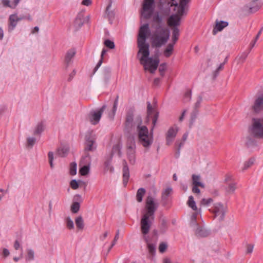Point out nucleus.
I'll list each match as a JSON object with an SVG mask.
<instances>
[{"instance_id":"obj_18","label":"nucleus","mask_w":263,"mask_h":263,"mask_svg":"<svg viewBox=\"0 0 263 263\" xmlns=\"http://www.w3.org/2000/svg\"><path fill=\"white\" fill-rule=\"evenodd\" d=\"M16 14H11L9 17L8 31L11 32L14 30L17 24Z\"/></svg>"},{"instance_id":"obj_30","label":"nucleus","mask_w":263,"mask_h":263,"mask_svg":"<svg viewBox=\"0 0 263 263\" xmlns=\"http://www.w3.org/2000/svg\"><path fill=\"white\" fill-rule=\"evenodd\" d=\"M200 213V209L199 211H195L193 213L191 216V220H190V226L192 228H194L197 227L198 224L197 223L196 219L197 217Z\"/></svg>"},{"instance_id":"obj_21","label":"nucleus","mask_w":263,"mask_h":263,"mask_svg":"<svg viewBox=\"0 0 263 263\" xmlns=\"http://www.w3.org/2000/svg\"><path fill=\"white\" fill-rule=\"evenodd\" d=\"M111 77V69L106 67L104 69L103 71V82L105 85H108Z\"/></svg>"},{"instance_id":"obj_10","label":"nucleus","mask_w":263,"mask_h":263,"mask_svg":"<svg viewBox=\"0 0 263 263\" xmlns=\"http://www.w3.org/2000/svg\"><path fill=\"white\" fill-rule=\"evenodd\" d=\"M97 146L96 138L91 134L86 135L84 147L85 153H87L88 151H95L97 148Z\"/></svg>"},{"instance_id":"obj_41","label":"nucleus","mask_w":263,"mask_h":263,"mask_svg":"<svg viewBox=\"0 0 263 263\" xmlns=\"http://www.w3.org/2000/svg\"><path fill=\"white\" fill-rule=\"evenodd\" d=\"M89 171L90 166L88 165H84L80 169L79 172L81 175L85 176L89 173Z\"/></svg>"},{"instance_id":"obj_29","label":"nucleus","mask_w":263,"mask_h":263,"mask_svg":"<svg viewBox=\"0 0 263 263\" xmlns=\"http://www.w3.org/2000/svg\"><path fill=\"white\" fill-rule=\"evenodd\" d=\"M246 144L248 148L252 150L257 148L258 146L256 141L254 139L250 137L247 138Z\"/></svg>"},{"instance_id":"obj_11","label":"nucleus","mask_w":263,"mask_h":263,"mask_svg":"<svg viewBox=\"0 0 263 263\" xmlns=\"http://www.w3.org/2000/svg\"><path fill=\"white\" fill-rule=\"evenodd\" d=\"M153 22L155 29L166 28L164 27V16L159 12L155 13L153 15Z\"/></svg>"},{"instance_id":"obj_44","label":"nucleus","mask_w":263,"mask_h":263,"mask_svg":"<svg viewBox=\"0 0 263 263\" xmlns=\"http://www.w3.org/2000/svg\"><path fill=\"white\" fill-rule=\"evenodd\" d=\"M80 203L78 202H74L71 206V211L73 213H77L80 210Z\"/></svg>"},{"instance_id":"obj_62","label":"nucleus","mask_w":263,"mask_h":263,"mask_svg":"<svg viewBox=\"0 0 263 263\" xmlns=\"http://www.w3.org/2000/svg\"><path fill=\"white\" fill-rule=\"evenodd\" d=\"M147 247L150 253H153L155 251V246L152 243H148Z\"/></svg>"},{"instance_id":"obj_43","label":"nucleus","mask_w":263,"mask_h":263,"mask_svg":"<svg viewBox=\"0 0 263 263\" xmlns=\"http://www.w3.org/2000/svg\"><path fill=\"white\" fill-rule=\"evenodd\" d=\"M65 222L66 224L67 228L71 230L74 228V223L72 221V220L70 218V217H67L65 218Z\"/></svg>"},{"instance_id":"obj_3","label":"nucleus","mask_w":263,"mask_h":263,"mask_svg":"<svg viewBox=\"0 0 263 263\" xmlns=\"http://www.w3.org/2000/svg\"><path fill=\"white\" fill-rule=\"evenodd\" d=\"M252 109L255 113H259L263 110V93L256 98ZM250 130L255 137L263 139V118H253Z\"/></svg>"},{"instance_id":"obj_16","label":"nucleus","mask_w":263,"mask_h":263,"mask_svg":"<svg viewBox=\"0 0 263 263\" xmlns=\"http://www.w3.org/2000/svg\"><path fill=\"white\" fill-rule=\"evenodd\" d=\"M228 22L223 21H216V25L213 30V34L215 35L217 32L222 31L223 28L228 26Z\"/></svg>"},{"instance_id":"obj_31","label":"nucleus","mask_w":263,"mask_h":263,"mask_svg":"<svg viewBox=\"0 0 263 263\" xmlns=\"http://www.w3.org/2000/svg\"><path fill=\"white\" fill-rule=\"evenodd\" d=\"M236 189V183L234 182L230 183L226 187L225 190L227 194H232L235 192Z\"/></svg>"},{"instance_id":"obj_59","label":"nucleus","mask_w":263,"mask_h":263,"mask_svg":"<svg viewBox=\"0 0 263 263\" xmlns=\"http://www.w3.org/2000/svg\"><path fill=\"white\" fill-rule=\"evenodd\" d=\"M202 101V98L201 96H199L198 97L197 100L195 104V110L199 108L200 106V104Z\"/></svg>"},{"instance_id":"obj_58","label":"nucleus","mask_w":263,"mask_h":263,"mask_svg":"<svg viewBox=\"0 0 263 263\" xmlns=\"http://www.w3.org/2000/svg\"><path fill=\"white\" fill-rule=\"evenodd\" d=\"M184 5L179 4L177 15H179L180 17L183 14L184 11Z\"/></svg>"},{"instance_id":"obj_13","label":"nucleus","mask_w":263,"mask_h":263,"mask_svg":"<svg viewBox=\"0 0 263 263\" xmlns=\"http://www.w3.org/2000/svg\"><path fill=\"white\" fill-rule=\"evenodd\" d=\"M147 116H149L152 114H154V116L153 118V127L156 125L158 116H159V112L156 111V110L155 109V108H153L152 106L151 105V104L149 102H147Z\"/></svg>"},{"instance_id":"obj_23","label":"nucleus","mask_w":263,"mask_h":263,"mask_svg":"<svg viewBox=\"0 0 263 263\" xmlns=\"http://www.w3.org/2000/svg\"><path fill=\"white\" fill-rule=\"evenodd\" d=\"M260 7V5L256 3V2H254L252 0L251 2L245 6V8L248 9L250 13H254L257 11Z\"/></svg>"},{"instance_id":"obj_2","label":"nucleus","mask_w":263,"mask_h":263,"mask_svg":"<svg viewBox=\"0 0 263 263\" xmlns=\"http://www.w3.org/2000/svg\"><path fill=\"white\" fill-rule=\"evenodd\" d=\"M158 207V204L155 202L154 198L148 196L145 202L146 212L143 214L140 222L141 231L143 235L149 233L152 221L155 218V213Z\"/></svg>"},{"instance_id":"obj_8","label":"nucleus","mask_w":263,"mask_h":263,"mask_svg":"<svg viewBox=\"0 0 263 263\" xmlns=\"http://www.w3.org/2000/svg\"><path fill=\"white\" fill-rule=\"evenodd\" d=\"M106 108V105H103L99 110L90 111L88 115L89 121L93 125L98 124Z\"/></svg>"},{"instance_id":"obj_47","label":"nucleus","mask_w":263,"mask_h":263,"mask_svg":"<svg viewBox=\"0 0 263 263\" xmlns=\"http://www.w3.org/2000/svg\"><path fill=\"white\" fill-rule=\"evenodd\" d=\"M36 142V139L34 137H28L27 139V144L28 147H32Z\"/></svg>"},{"instance_id":"obj_26","label":"nucleus","mask_w":263,"mask_h":263,"mask_svg":"<svg viewBox=\"0 0 263 263\" xmlns=\"http://www.w3.org/2000/svg\"><path fill=\"white\" fill-rule=\"evenodd\" d=\"M84 23V16L83 13H79L76 17L74 22V25L76 28L81 27Z\"/></svg>"},{"instance_id":"obj_51","label":"nucleus","mask_w":263,"mask_h":263,"mask_svg":"<svg viewBox=\"0 0 263 263\" xmlns=\"http://www.w3.org/2000/svg\"><path fill=\"white\" fill-rule=\"evenodd\" d=\"M213 202V199L211 198H209L208 199L206 198H203L201 201V204L203 205H208L210 204L211 202Z\"/></svg>"},{"instance_id":"obj_60","label":"nucleus","mask_w":263,"mask_h":263,"mask_svg":"<svg viewBox=\"0 0 263 263\" xmlns=\"http://www.w3.org/2000/svg\"><path fill=\"white\" fill-rule=\"evenodd\" d=\"M254 248V245L251 244L247 245L246 253L247 254H251L252 253Z\"/></svg>"},{"instance_id":"obj_37","label":"nucleus","mask_w":263,"mask_h":263,"mask_svg":"<svg viewBox=\"0 0 263 263\" xmlns=\"http://www.w3.org/2000/svg\"><path fill=\"white\" fill-rule=\"evenodd\" d=\"M174 45V44L170 43L167 45V47L166 48L164 51V54L166 57H170L171 55L172 54Z\"/></svg>"},{"instance_id":"obj_48","label":"nucleus","mask_w":263,"mask_h":263,"mask_svg":"<svg viewBox=\"0 0 263 263\" xmlns=\"http://www.w3.org/2000/svg\"><path fill=\"white\" fill-rule=\"evenodd\" d=\"M104 45L106 47H108L109 49H114L115 48V44L114 42L107 39L104 41Z\"/></svg>"},{"instance_id":"obj_63","label":"nucleus","mask_w":263,"mask_h":263,"mask_svg":"<svg viewBox=\"0 0 263 263\" xmlns=\"http://www.w3.org/2000/svg\"><path fill=\"white\" fill-rule=\"evenodd\" d=\"M10 255V252L8 249L4 248L3 249L2 255L4 257H7Z\"/></svg>"},{"instance_id":"obj_49","label":"nucleus","mask_w":263,"mask_h":263,"mask_svg":"<svg viewBox=\"0 0 263 263\" xmlns=\"http://www.w3.org/2000/svg\"><path fill=\"white\" fill-rule=\"evenodd\" d=\"M248 53L246 52H243L240 56L237 58L238 62L241 63H243L248 57Z\"/></svg>"},{"instance_id":"obj_39","label":"nucleus","mask_w":263,"mask_h":263,"mask_svg":"<svg viewBox=\"0 0 263 263\" xmlns=\"http://www.w3.org/2000/svg\"><path fill=\"white\" fill-rule=\"evenodd\" d=\"M160 231L161 233H164L167 229V224L166 220L165 218H162L160 221Z\"/></svg>"},{"instance_id":"obj_24","label":"nucleus","mask_w":263,"mask_h":263,"mask_svg":"<svg viewBox=\"0 0 263 263\" xmlns=\"http://www.w3.org/2000/svg\"><path fill=\"white\" fill-rule=\"evenodd\" d=\"M136 149H126V155L129 163L134 164L136 161Z\"/></svg>"},{"instance_id":"obj_61","label":"nucleus","mask_w":263,"mask_h":263,"mask_svg":"<svg viewBox=\"0 0 263 263\" xmlns=\"http://www.w3.org/2000/svg\"><path fill=\"white\" fill-rule=\"evenodd\" d=\"M10 0H2V3L4 7L13 8L12 6L10 4Z\"/></svg>"},{"instance_id":"obj_56","label":"nucleus","mask_w":263,"mask_h":263,"mask_svg":"<svg viewBox=\"0 0 263 263\" xmlns=\"http://www.w3.org/2000/svg\"><path fill=\"white\" fill-rule=\"evenodd\" d=\"M119 230H118L116 233V234L115 236V238L113 240V241L112 242V243L110 246V247H109V250H110V249L113 247V246L114 245H115V244L116 243V242L117 241V240L119 239Z\"/></svg>"},{"instance_id":"obj_28","label":"nucleus","mask_w":263,"mask_h":263,"mask_svg":"<svg viewBox=\"0 0 263 263\" xmlns=\"http://www.w3.org/2000/svg\"><path fill=\"white\" fill-rule=\"evenodd\" d=\"M136 146L135 144V139L130 134L127 137L126 142V149H136Z\"/></svg>"},{"instance_id":"obj_54","label":"nucleus","mask_w":263,"mask_h":263,"mask_svg":"<svg viewBox=\"0 0 263 263\" xmlns=\"http://www.w3.org/2000/svg\"><path fill=\"white\" fill-rule=\"evenodd\" d=\"M225 64V62H223V63H221L220 65L218 66V67L217 68V69L215 71L213 74V78L215 79L217 77V76L218 74V71L221 69H223V66Z\"/></svg>"},{"instance_id":"obj_27","label":"nucleus","mask_w":263,"mask_h":263,"mask_svg":"<svg viewBox=\"0 0 263 263\" xmlns=\"http://www.w3.org/2000/svg\"><path fill=\"white\" fill-rule=\"evenodd\" d=\"M69 147L67 146H62L60 147L57 151V154L61 157L66 156L69 153Z\"/></svg>"},{"instance_id":"obj_34","label":"nucleus","mask_w":263,"mask_h":263,"mask_svg":"<svg viewBox=\"0 0 263 263\" xmlns=\"http://www.w3.org/2000/svg\"><path fill=\"white\" fill-rule=\"evenodd\" d=\"M255 161V158L254 157L250 158L248 161L245 162L243 164V167L242 168V171H244L249 167H250L252 165H253L254 162Z\"/></svg>"},{"instance_id":"obj_15","label":"nucleus","mask_w":263,"mask_h":263,"mask_svg":"<svg viewBox=\"0 0 263 263\" xmlns=\"http://www.w3.org/2000/svg\"><path fill=\"white\" fill-rule=\"evenodd\" d=\"M172 192V189L171 187H167L164 190L161 195V201L163 206H167L168 204V197L171 195Z\"/></svg>"},{"instance_id":"obj_33","label":"nucleus","mask_w":263,"mask_h":263,"mask_svg":"<svg viewBox=\"0 0 263 263\" xmlns=\"http://www.w3.org/2000/svg\"><path fill=\"white\" fill-rule=\"evenodd\" d=\"M145 194V190L144 188L141 187L137 191L136 194V199L138 202H141L143 199V196Z\"/></svg>"},{"instance_id":"obj_45","label":"nucleus","mask_w":263,"mask_h":263,"mask_svg":"<svg viewBox=\"0 0 263 263\" xmlns=\"http://www.w3.org/2000/svg\"><path fill=\"white\" fill-rule=\"evenodd\" d=\"M118 99H119V96H117L115 101H114V105H113V107H112V116H110V118L111 119H114V116L116 114V112L117 111V106H118Z\"/></svg>"},{"instance_id":"obj_14","label":"nucleus","mask_w":263,"mask_h":263,"mask_svg":"<svg viewBox=\"0 0 263 263\" xmlns=\"http://www.w3.org/2000/svg\"><path fill=\"white\" fill-rule=\"evenodd\" d=\"M112 6V1L111 0H109V4L107 6L105 12V17L107 18L110 24H112L113 20L115 18V14L114 11L111 10V7Z\"/></svg>"},{"instance_id":"obj_46","label":"nucleus","mask_w":263,"mask_h":263,"mask_svg":"<svg viewBox=\"0 0 263 263\" xmlns=\"http://www.w3.org/2000/svg\"><path fill=\"white\" fill-rule=\"evenodd\" d=\"M69 173L71 175H75L77 173V163L72 162L70 165Z\"/></svg>"},{"instance_id":"obj_53","label":"nucleus","mask_w":263,"mask_h":263,"mask_svg":"<svg viewBox=\"0 0 263 263\" xmlns=\"http://www.w3.org/2000/svg\"><path fill=\"white\" fill-rule=\"evenodd\" d=\"M71 187L73 190H77L79 187V183L78 181L75 180H72L70 182Z\"/></svg>"},{"instance_id":"obj_36","label":"nucleus","mask_w":263,"mask_h":263,"mask_svg":"<svg viewBox=\"0 0 263 263\" xmlns=\"http://www.w3.org/2000/svg\"><path fill=\"white\" fill-rule=\"evenodd\" d=\"M80 163L81 164H84V165L90 166L91 157L90 155L88 153H86L85 156L82 158Z\"/></svg>"},{"instance_id":"obj_55","label":"nucleus","mask_w":263,"mask_h":263,"mask_svg":"<svg viewBox=\"0 0 263 263\" xmlns=\"http://www.w3.org/2000/svg\"><path fill=\"white\" fill-rule=\"evenodd\" d=\"M263 28H261L260 30L258 31V33L257 34L254 40L251 43V48L253 47L255 45L256 42H257L258 39L259 38L260 35L261 34Z\"/></svg>"},{"instance_id":"obj_42","label":"nucleus","mask_w":263,"mask_h":263,"mask_svg":"<svg viewBox=\"0 0 263 263\" xmlns=\"http://www.w3.org/2000/svg\"><path fill=\"white\" fill-rule=\"evenodd\" d=\"M27 255L26 257V260L27 261L33 260L34 258V251L31 249H27Z\"/></svg>"},{"instance_id":"obj_19","label":"nucleus","mask_w":263,"mask_h":263,"mask_svg":"<svg viewBox=\"0 0 263 263\" xmlns=\"http://www.w3.org/2000/svg\"><path fill=\"white\" fill-rule=\"evenodd\" d=\"M129 177V172L127 162L124 160L123 162V184L126 186L128 183Z\"/></svg>"},{"instance_id":"obj_17","label":"nucleus","mask_w":263,"mask_h":263,"mask_svg":"<svg viewBox=\"0 0 263 263\" xmlns=\"http://www.w3.org/2000/svg\"><path fill=\"white\" fill-rule=\"evenodd\" d=\"M193 228L195 235L198 237H204L208 236L209 234V232L208 230L202 227L199 226V225Z\"/></svg>"},{"instance_id":"obj_25","label":"nucleus","mask_w":263,"mask_h":263,"mask_svg":"<svg viewBox=\"0 0 263 263\" xmlns=\"http://www.w3.org/2000/svg\"><path fill=\"white\" fill-rule=\"evenodd\" d=\"M76 54V51L74 49H71L67 51L65 56V63L67 66H68L72 62V59Z\"/></svg>"},{"instance_id":"obj_32","label":"nucleus","mask_w":263,"mask_h":263,"mask_svg":"<svg viewBox=\"0 0 263 263\" xmlns=\"http://www.w3.org/2000/svg\"><path fill=\"white\" fill-rule=\"evenodd\" d=\"M200 176L199 175L193 174L192 175V182L193 185H199L200 187L204 188V185L200 181Z\"/></svg>"},{"instance_id":"obj_9","label":"nucleus","mask_w":263,"mask_h":263,"mask_svg":"<svg viewBox=\"0 0 263 263\" xmlns=\"http://www.w3.org/2000/svg\"><path fill=\"white\" fill-rule=\"evenodd\" d=\"M155 0H144L143 4V17L146 19L149 18L153 13Z\"/></svg>"},{"instance_id":"obj_52","label":"nucleus","mask_w":263,"mask_h":263,"mask_svg":"<svg viewBox=\"0 0 263 263\" xmlns=\"http://www.w3.org/2000/svg\"><path fill=\"white\" fill-rule=\"evenodd\" d=\"M192 92L191 90L187 91L184 96V101L185 102H189L191 99Z\"/></svg>"},{"instance_id":"obj_20","label":"nucleus","mask_w":263,"mask_h":263,"mask_svg":"<svg viewBox=\"0 0 263 263\" xmlns=\"http://www.w3.org/2000/svg\"><path fill=\"white\" fill-rule=\"evenodd\" d=\"M45 125L43 122H40L37 124L33 130L34 136L40 137L41 134L44 131Z\"/></svg>"},{"instance_id":"obj_1","label":"nucleus","mask_w":263,"mask_h":263,"mask_svg":"<svg viewBox=\"0 0 263 263\" xmlns=\"http://www.w3.org/2000/svg\"><path fill=\"white\" fill-rule=\"evenodd\" d=\"M151 34L149 24H144L139 28L137 45L139 48L138 53H141L142 55L140 59V63L143 65L145 70H149L152 73L157 69L159 60L158 59H153L149 58V45L146 42V39Z\"/></svg>"},{"instance_id":"obj_38","label":"nucleus","mask_w":263,"mask_h":263,"mask_svg":"<svg viewBox=\"0 0 263 263\" xmlns=\"http://www.w3.org/2000/svg\"><path fill=\"white\" fill-rule=\"evenodd\" d=\"M76 224L77 227L79 230H82L84 228V221L82 216H80L78 217L76 220Z\"/></svg>"},{"instance_id":"obj_35","label":"nucleus","mask_w":263,"mask_h":263,"mask_svg":"<svg viewBox=\"0 0 263 263\" xmlns=\"http://www.w3.org/2000/svg\"><path fill=\"white\" fill-rule=\"evenodd\" d=\"M179 36V30L177 27H174L173 29L172 32V41L173 43L175 44L178 39Z\"/></svg>"},{"instance_id":"obj_12","label":"nucleus","mask_w":263,"mask_h":263,"mask_svg":"<svg viewBox=\"0 0 263 263\" xmlns=\"http://www.w3.org/2000/svg\"><path fill=\"white\" fill-rule=\"evenodd\" d=\"M178 131V128L176 125H174L169 128L168 130L166 133V143L170 144L172 142L176 136V134Z\"/></svg>"},{"instance_id":"obj_22","label":"nucleus","mask_w":263,"mask_h":263,"mask_svg":"<svg viewBox=\"0 0 263 263\" xmlns=\"http://www.w3.org/2000/svg\"><path fill=\"white\" fill-rule=\"evenodd\" d=\"M180 17L179 15H173L170 17L168 21V23L169 26L176 27V26H179L180 25Z\"/></svg>"},{"instance_id":"obj_4","label":"nucleus","mask_w":263,"mask_h":263,"mask_svg":"<svg viewBox=\"0 0 263 263\" xmlns=\"http://www.w3.org/2000/svg\"><path fill=\"white\" fill-rule=\"evenodd\" d=\"M137 123L138 124V125L136 128L139 142L145 147H149L152 144L153 141L149 136L148 128L146 126L142 125V118L138 119Z\"/></svg>"},{"instance_id":"obj_50","label":"nucleus","mask_w":263,"mask_h":263,"mask_svg":"<svg viewBox=\"0 0 263 263\" xmlns=\"http://www.w3.org/2000/svg\"><path fill=\"white\" fill-rule=\"evenodd\" d=\"M166 69V64L164 63L160 64L159 70L160 73V75L161 76H163L164 75V72Z\"/></svg>"},{"instance_id":"obj_7","label":"nucleus","mask_w":263,"mask_h":263,"mask_svg":"<svg viewBox=\"0 0 263 263\" xmlns=\"http://www.w3.org/2000/svg\"><path fill=\"white\" fill-rule=\"evenodd\" d=\"M227 208L221 203H216L214 204L211 212L214 214V217H217L219 221L224 219Z\"/></svg>"},{"instance_id":"obj_40","label":"nucleus","mask_w":263,"mask_h":263,"mask_svg":"<svg viewBox=\"0 0 263 263\" xmlns=\"http://www.w3.org/2000/svg\"><path fill=\"white\" fill-rule=\"evenodd\" d=\"M188 205L193 210L197 211H198L197 207L196 205V203L194 200V198L192 196H190L189 197V200L187 201Z\"/></svg>"},{"instance_id":"obj_5","label":"nucleus","mask_w":263,"mask_h":263,"mask_svg":"<svg viewBox=\"0 0 263 263\" xmlns=\"http://www.w3.org/2000/svg\"><path fill=\"white\" fill-rule=\"evenodd\" d=\"M169 39V32L167 28L156 29L151 37L152 45L159 48L164 45Z\"/></svg>"},{"instance_id":"obj_57","label":"nucleus","mask_w":263,"mask_h":263,"mask_svg":"<svg viewBox=\"0 0 263 263\" xmlns=\"http://www.w3.org/2000/svg\"><path fill=\"white\" fill-rule=\"evenodd\" d=\"M167 246L166 243H165L164 242H161L160 244L159 247V251L161 253L164 252L167 248Z\"/></svg>"},{"instance_id":"obj_64","label":"nucleus","mask_w":263,"mask_h":263,"mask_svg":"<svg viewBox=\"0 0 263 263\" xmlns=\"http://www.w3.org/2000/svg\"><path fill=\"white\" fill-rule=\"evenodd\" d=\"M183 145V143H180L178 145V149L177 151H176V153H175V157L176 158H178L179 156V155H180V148L181 146H182Z\"/></svg>"},{"instance_id":"obj_6","label":"nucleus","mask_w":263,"mask_h":263,"mask_svg":"<svg viewBox=\"0 0 263 263\" xmlns=\"http://www.w3.org/2000/svg\"><path fill=\"white\" fill-rule=\"evenodd\" d=\"M134 108H130L128 109L126 113L125 121L123 124V130L125 134L130 135L138 125V124L137 123V119L142 118L141 116H138L134 119Z\"/></svg>"}]
</instances>
